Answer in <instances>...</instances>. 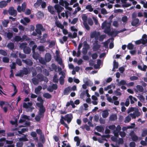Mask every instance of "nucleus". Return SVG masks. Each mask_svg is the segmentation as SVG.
<instances>
[{
    "label": "nucleus",
    "instance_id": "c9c22d12",
    "mask_svg": "<svg viewBox=\"0 0 147 147\" xmlns=\"http://www.w3.org/2000/svg\"><path fill=\"white\" fill-rule=\"evenodd\" d=\"M28 131V129L27 128H23L21 129L20 130H18L17 131L19 134H22L23 133H24L26 131Z\"/></svg>",
    "mask_w": 147,
    "mask_h": 147
},
{
    "label": "nucleus",
    "instance_id": "473e14b6",
    "mask_svg": "<svg viewBox=\"0 0 147 147\" xmlns=\"http://www.w3.org/2000/svg\"><path fill=\"white\" fill-rule=\"evenodd\" d=\"M96 130L100 132H103L104 130V128L101 126H97L96 127Z\"/></svg>",
    "mask_w": 147,
    "mask_h": 147
},
{
    "label": "nucleus",
    "instance_id": "f3484780",
    "mask_svg": "<svg viewBox=\"0 0 147 147\" xmlns=\"http://www.w3.org/2000/svg\"><path fill=\"white\" fill-rule=\"evenodd\" d=\"M28 117L25 115H23L22 116V118L19 120V122L22 123L25 122L26 119H28Z\"/></svg>",
    "mask_w": 147,
    "mask_h": 147
},
{
    "label": "nucleus",
    "instance_id": "f8f14e48",
    "mask_svg": "<svg viewBox=\"0 0 147 147\" xmlns=\"http://www.w3.org/2000/svg\"><path fill=\"white\" fill-rule=\"evenodd\" d=\"M55 9L57 11L58 13H60L64 9L63 7L58 5H55L54 6Z\"/></svg>",
    "mask_w": 147,
    "mask_h": 147
},
{
    "label": "nucleus",
    "instance_id": "423d86ee",
    "mask_svg": "<svg viewBox=\"0 0 147 147\" xmlns=\"http://www.w3.org/2000/svg\"><path fill=\"white\" fill-rule=\"evenodd\" d=\"M129 135L131 138L132 140L134 141H137L139 139V138L135 134L133 131L131 132Z\"/></svg>",
    "mask_w": 147,
    "mask_h": 147
},
{
    "label": "nucleus",
    "instance_id": "393cba45",
    "mask_svg": "<svg viewBox=\"0 0 147 147\" xmlns=\"http://www.w3.org/2000/svg\"><path fill=\"white\" fill-rule=\"evenodd\" d=\"M74 140L75 142H76V145L78 146L80 144V142L81 139H80L78 137L76 136L74 138Z\"/></svg>",
    "mask_w": 147,
    "mask_h": 147
},
{
    "label": "nucleus",
    "instance_id": "a18cd8bd",
    "mask_svg": "<svg viewBox=\"0 0 147 147\" xmlns=\"http://www.w3.org/2000/svg\"><path fill=\"white\" fill-rule=\"evenodd\" d=\"M147 135V129H144L143 130L141 133V136L144 137Z\"/></svg>",
    "mask_w": 147,
    "mask_h": 147
},
{
    "label": "nucleus",
    "instance_id": "603ef678",
    "mask_svg": "<svg viewBox=\"0 0 147 147\" xmlns=\"http://www.w3.org/2000/svg\"><path fill=\"white\" fill-rule=\"evenodd\" d=\"M7 47L10 49H12L14 48V44L11 42L9 43L7 46Z\"/></svg>",
    "mask_w": 147,
    "mask_h": 147
},
{
    "label": "nucleus",
    "instance_id": "0e129e2a",
    "mask_svg": "<svg viewBox=\"0 0 147 147\" xmlns=\"http://www.w3.org/2000/svg\"><path fill=\"white\" fill-rule=\"evenodd\" d=\"M100 45L98 44L94 45L93 47V50L95 51H97L100 48Z\"/></svg>",
    "mask_w": 147,
    "mask_h": 147
},
{
    "label": "nucleus",
    "instance_id": "774afa93",
    "mask_svg": "<svg viewBox=\"0 0 147 147\" xmlns=\"http://www.w3.org/2000/svg\"><path fill=\"white\" fill-rule=\"evenodd\" d=\"M140 3L143 5V7L146 8H147V2H145L144 1H141Z\"/></svg>",
    "mask_w": 147,
    "mask_h": 147
},
{
    "label": "nucleus",
    "instance_id": "4d7b16f0",
    "mask_svg": "<svg viewBox=\"0 0 147 147\" xmlns=\"http://www.w3.org/2000/svg\"><path fill=\"white\" fill-rule=\"evenodd\" d=\"M126 30V29H125L124 28L122 30H120L119 31H112V33L111 34L113 35H114V33H116V34H118L119 33L124 31H125Z\"/></svg>",
    "mask_w": 147,
    "mask_h": 147
},
{
    "label": "nucleus",
    "instance_id": "dca6fc26",
    "mask_svg": "<svg viewBox=\"0 0 147 147\" xmlns=\"http://www.w3.org/2000/svg\"><path fill=\"white\" fill-rule=\"evenodd\" d=\"M102 61L100 59H98L97 60V64L94 65V68L95 69H97L100 68V66L102 63Z\"/></svg>",
    "mask_w": 147,
    "mask_h": 147
},
{
    "label": "nucleus",
    "instance_id": "f704fd0d",
    "mask_svg": "<svg viewBox=\"0 0 147 147\" xmlns=\"http://www.w3.org/2000/svg\"><path fill=\"white\" fill-rule=\"evenodd\" d=\"M113 67L112 69V71H115V70H114L115 69H117L118 68V64L117 62H116L115 60H114L113 61Z\"/></svg>",
    "mask_w": 147,
    "mask_h": 147
},
{
    "label": "nucleus",
    "instance_id": "a211bd4d",
    "mask_svg": "<svg viewBox=\"0 0 147 147\" xmlns=\"http://www.w3.org/2000/svg\"><path fill=\"white\" fill-rule=\"evenodd\" d=\"M109 115V111L107 110H105L102 111V116L104 118H107Z\"/></svg>",
    "mask_w": 147,
    "mask_h": 147
},
{
    "label": "nucleus",
    "instance_id": "1a4fd4ad",
    "mask_svg": "<svg viewBox=\"0 0 147 147\" xmlns=\"http://www.w3.org/2000/svg\"><path fill=\"white\" fill-rule=\"evenodd\" d=\"M84 44L85 47L83 48L82 53L83 54H85L87 53V50L89 48V46L86 41L84 42Z\"/></svg>",
    "mask_w": 147,
    "mask_h": 147
},
{
    "label": "nucleus",
    "instance_id": "5fc2aeb1",
    "mask_svg": "<svg viewBox=\"0 0 147 147\" xmlns=\"http://www.w3.org/2000/svg\"><path fill=\"white\" fill-rule=\"evenodd\" d=\"M43 96L47 98H50L51 97V95L48 93H44L43 95Z\"/></svg>",
    "mask_w": 147,
    "mask_h": 147
},
{
    "label": "nucleus",
    "instance_id": "8fccbe9b",
    "mask_svg": "<svg viewBox=\"0 0 147 147\" xmlns=\"http://www.w3.org/2000/svg\"><path fill=\"white\" fill-rule=\"evenodd\" d=\"M42 2V0H38L36 3L34 4V6L36 7L39 6Z\"/></svg>",
    "mask_w": 147,
    "mask_h": 147
},
{
    "label": "nucleus",
    "instance_id": "09e8293b",
    "mask_svg": "<svg viewBox=\"0 0 147 147\" xmlns=\"http://www.w3.org/2000/svg\"><path fill=\"white\" fill-rule=\"evenodd\" d=\"M36 28L41 30L42 31H43L45 30V28H44L40 24L37 25H36Z\"/></svg>",
    "mask_w": 147,
    "mask_h": 147
},
{
    "label": "nucleus",
    "instance_id": "bb28decb",
    "mask_svg": "<svg viewBox=\"0 0 147 147\" xmlns=\"http://www.w3.org/2000/svg\"><path fill=\"white\" fill-rule=\"evenodd\" d=\"M55 24L58 27L60 28L61 29L64 28V26L62 25L59 21L57 20L55 22Z\"/></svg>",
    "mask_w": 147,
    "mask_h": 147
},
{
    "label": "nucleus",
    "instance_id": "13d9d810",
    "mask_svg": "<svg viewBox=\"0 0 147 147\" xmlns=\"http://www.w3.org/2000/svg\"><path fill=\"white\" fill-rule=\"evenodd\" d=\"M88 86H92L93 85V82L89 80L85 82Z\"/></svg>",
    "mask_w": 147,
    "mask_h": 147
},
{
    "label": "nucleus",
    "instance_id": "4be33fe9",
    "mask_svg": "<svg viewBox=\"0 0 147 147\" xmlns=\"http://www.w3.org/2000/svg\"><path fill=\"white\" fill-rule=\"evenodd\" d=\"M45 109L44 107L40 108L39 113V114L40 115L41 117H43L44 115V113L45 112Z\"/></svg>",
    "mask_w": 147,
    "mask_h": 147
},
{
    "label": "nucleus",
    "instance_id": "c756f323",
    "mask_svg": "<svg viewBox=\"0 0 147 147\" xmlns=\"http://www.w3.org/2000/svg\"><path fill=\"white\" fill-rule=\"evenodd\" d=\"M138 67L139 69L144 71H146V69L147 68V66L145 65H143V67H142V66L140 65H138Z\"/></svg>",
    "mask_w": 147,
    "mask_h": 147
},
{
    "label": "nucleus",
    "instance_id": "c85d7f7f",
    "mask_svg": "<svg viewBox=\"0 0 147 147\" xmlns=\"http://www.w3.org/2000/svg\"><path fill=\"white\" fill-rule=\"evenodd\" d=\"M129 97L131 103V104H133L134 103V101H137V99L136 98L133 97L131 95L129 96Z\"/></svg>",
    "mask_w": 147,
    "mask_h": 147
},
{
    "label": "nucleus",
    "instance_id": "ea45409f",
    "mask_svg": "<svg viewBox=\"0 0 147 147\" xmlns=\"http://www.w3.org/2000/svg\"><path fill=\"white\" fill-rule=\"evenodd\" d=\"M31 51L30 49L28 47H27L24 49V51L26 54L29 53Z\"/></svg>",
    "mask_w": 147,
    "mask_h": 147
},
{
    "label": "nucleus",
    "instance_id": "ddd939ff",
    "mask_svg": "<svg viewBox=\"0 0 147 147\" xmlns=\"http://www.w3.org/2000/svg\"><path fill=\"white\" fill-rule=\"evenodd\" d=\"M118 99V97L115 96H114L112 98L111 97H108L107 98V100L110 102L113 103L114 100H117Z\"/></svg>",
    "mask_w": 147,
    "mask_h": 147
},
{
    "label": "nucleus",
    "instance_id": "39448f33",
    "mask_svg": "<svg viewBox=\"0 0 147 147\" xmlns=\"http://www.w3.org/2000/svg\"><path fill=\"white\" fill-rule=\"evenodd\" d=\"M73 118L72 115L71 114H67L65 116V117L61 116V119L63 120L66 121L68 123H69L71 121Z\"/></svg>",
    "mask_w": 147,
    "mask_h": 147
},
{
    "label": "nucleus",
    "instance_id": "c03bdc74",
    "mask_svg": "<svg viewBox=\"0 0 147 147\" xmlns=\"http://www.w3.org/2000/svg\"><path fill=\"white\" fill-rule=\"evenodd\" d=\"M9 22V21L8 20H4L2 21V23L3 26L6 27Z\"/></svg>",
    "mask_w": 147,
    "mask_h": 147
},
{
    "label": "nucleus",
    "instance_id": "2eb2a0df",
    "mask_svg": "<svg viewBox=\"0 0 147 147\" xmlns=\"http://www.w3.org/2000/svg\"><path fill=\"white\" fill-rule=\"evenodd\" d=\"M30 20L27 18H24L23 19H22L20 20V22L26 25V23H28L30 22Z\"/></svg>",
    "mask_w": 147,
    "mask_h": 147
},
{
    "label": "nucleus",
    "instance_id": "20e7f679",
    "mask_svg": "<svg viewBox=\"0 0 147 147\" xmlns=\"http://www.w3.org/2000/svg\"><path fill=\"white\" fill-rule=\"evenodd\" d=\"M56 56L55 57V60L61 65L63 68H64V65L62 63V61L61 58L60 57L59 53L58 51H56Z\"/></svg>",
    "mask_w": 147,
    "mask_h": 147
},
{
    "label": "nucleus",
    "instance_id": "3c124183",
    "mask_svg": "<svg viewBox=\"0 0 147 147\" xmlns=\"http://www.w3.org/2000/svg\"><path fill=\"white\" fill-rule=\"evenodd\" d=\"M131 119V117L129 115L125 118L124 120V122L125 123H128L130 121Z\"/></svg>",
    "mask_w": 147,
    "mask_h": 147
},
{
    "label": "nucleus",
    "instance_id": "412c9836",
    "mask_svg": "<svg viewBox=\"0 0 147 147\" xmlns=\"http://www.w3.org/2000/svg\"><path fill=\"white\" fill-rule=\"evenodd\" d=\"M6 143L8 144L7 146L5 147H14V145L13 144V141L11 140H6Z\"/></svg>",
    "mask_w": 147,
    "mask_h": 147
},
{
    "label": "nucleus",
    "instance_id": "bf43d9fd",
    "mask_svg": "<svg viewBox=\"0 0 147 147\" xmlns=\"http://www.w3.org/2000/svg\"><path fill=\"white\" fill-rule=\"evenodd\" d=\"M60 122L61 124L63 125L66 127L67 128V129H68L69 127L68 125L64 122V120L62 119H61Z\"/></svg>",
    "mask_w": 147,
    "mask_h": 147
},
{
    "label": "nucleus",
    "instance_id": "6e6d98bb",
    "mask_svg": "<svg viewBox=\"0 0 147 147\" xmlns=\"http://www.w3.org/2000/svg\"><path fill=\"white\" fill-rule=\"evenodd\" d=\"M108 128L110 129L113 130V131L116 130V127L114 125H110L108 126Z\"/></svg>",
    "mask_w": 147,
    "mask_h": 147
},
{
    "label": "nucleus",
    "instance_id": "338daca9",
    "mask_svg": "<svg viewBox=\"0 0 147 147\" xmlns=\"http://www.w3.org/2000/svg\"><path fill=\"white\" fill-rule=\"evenodd\" d=\"M33 83L35 84H37L38 83V80L35 78H34L32 79Z\"/></svg>",
    "mask_w": 147,
    "mask_h": 147
},
{
    "label": "nucleus",
    "instance_id": "4c0bfd02",
    "mask_svg": "<svg viewBox=\"0 0 147 147\" xmlns=\"http://www.w3.org/2000/svg\"><path fill=\"white\" fill-rule=\"evenodd\" d=\"M41 30L39 29L36 28L35 29V31L38 35V38H40L41 37Z\"/></svg>",
    "mask_w": 147,
    "mask_h": 147
},
{
    "label": "nucleus",
    "instance_id": "a19ab883",
    "mask_svg": "<svg viewBox=\"0 0 147 147\" xmlns=\"http://www.w3.org/2000/svg\"><path fill=\"white\" fill-rule=\"evenodd\" d=\"M33 58L36 60H37L40 57L39 55L37 53H34L33 55Z\"/></svg>",
    "mask_w": 147,
    "mask_h": 147
},
{
    "label": "nucleus",
    "instance_id": "f257e3e1",
    "mask_svg": "<svg viewBox=\"0 0 147 147\" xmlns=\"http://www.w3.org/2000/svg\"><path fill=\"white\" fill-rule=\"evenodd\" d=\"M111 23L107 22L105 21L102 24L101 28L102 29H104L105 32L106 33L109 34L110 31Z\"/></svg>",
    "mask_w": 147,
    "mask_h": 147
},
{
    "label": "nucleus",
    "instance_id": "72a5a7b5",
    "mask_svg": "<svg viewBox=\"0 0 147 147\" xmlns=\"http://www.w3.org/2000/svg\"><path fill=\"white\" fill-rule=\"evenodd\" d=\"M86 8L90 12H92L93 11V8H92V6L91 5H87L86 7Z\"/></svg>",
    "mask_w": 147,
    "mask_h": 147
},
{
    "label": "nucleus",
    "instance_id": "864d4df0",
    "mask_svg": "<svg viewBox=\"0 0 147 147\" xmlns=\"http://www.w3.org/2000/svg\"><path fill=\"white\" fill-rule=\"evenodd\" d=\"M137 89L140 92H142L144 91V88L143 87L140 85H138L136 86Z\"/></svg>",
    "mask_w": 147,
    "mask_h": 147
},
{
    "label": "nucleus",
    "instance_id": "e2e57ef3",
    "mask_svg": "<svg viewBox=\"0 0 147 147\" xmlns=\"http://www.w3.org/2000/svg\"><path fill=\"white\" fill-rule=\"evenodd\" d=\"M134 113L135 114V115L136 116V117H138L141 115V113L139 111L138 109H136V110L134 112Z\"/></svg>",
    "mask_w": 147,
    "mask_h": 147
},
{
    "label": "nucleus",
    "instance_id": "b1692460",
    "mask_svg": "<svg viewBox=\"0 0 147 147\" xmlns=\"http://www.w3.org/2000/svg\"><path fill=\"white\" fill-rule=\"evenodd\" d=\"M142 43L144 44L147 43V36L146 34H144L142 39Z\"/></svg>",
    "mask_w": 147,
    "mask_h": 147
},
{
    "label": "nucleus",
    "instance_id": "a878e982",
    "mask_svg": "<svg viewBox=\"0 0 147 147\" xmlns=\"http://www.w3.org/2000/svg\"><path fill=\"white\" fill-rule=\"evenodd\" d=\"M34 42L33 41H31L30 42L29 44L31 46H32L33 45L34 46L32 47V50L33 53L35 52V50L37 47V46L36 45H34Z\"/></svg>",
    "mask_w": 147,
    "mask_h": 147
},
{
    "label": "nucleus",
    "instance_id": "79ce46f5",
    "mask_svg": "<svg viewBox=\"0 0 147 147\" xmlns=\"http://www.w3.org/2000/svg\"><path fill=\"white\" fill-rule=\"evenodd\" d=\"M7 5V3L6 1H2L0 2V7L1 8H3L5 7Z\"/></svg>",
    "mask_w": 147,
    "mask_h": 147
},
{
    "label": "nucleus",
    "instance_id": "49530a36",
    "mask_svg": "<svg viewBox=\"0 0 147 147\" xmlns=\"http://www.w3.org/2000/svg\"><path fill=\"white\" fill-rule=\"evenodd\" d=\"M94 133L96 135H98V136H101L102 138H108L110 137V136H109V135L101 136V135L99 133L97 132H94Z\"/></svg>",
    "mask_w": 147,
    "mask_h": 147
},
{
    "label": "nucleus",
    "instance_id": "de8ad7c7",
    "mask_svg": "<svg viewBox=\"0 0 147 147\" xmlns=\"http://www.w3.org/2000/svg\"><path fill=\"white\" fill-rule=\"evenodd\" d=\"M14 40L16 42H18L19 41H22V39L20 36H16L14 38Z\"/></svg>",
    "mask_w": 147,
    "mask_h": 147
},
{
    "label": "nucleus",
    "instance_id": "4468645a",
    "mask_svg": "<svg viewBox=\"0 0 147 147\" xmlns=\"http://www.w3.org/2000/svg\"><path fill=\"white\" fill-rule=\"evenodd\" d=\"M51 59V56L49 53H46L45 56V59L46 62H49L50 61Z\"/></svg>",
    "mask_w": 147,
    "mask_h": 147
},
{
    "label": "nucleus",
    "instance_id": "9b49d317",
    "mask_svg": "<svg viewBox=\"0 0 147 147\" xmlns=\"http://www.w3.org/2000/svg\"><path fill=\"white\" fill-rule=\"evenodd\" d=\"M131 24L132 25L134 26H138L140 24L139 20L138 18L134 19L132 21Z\"/></svg>",
    "mask_w": 147,
    "mask_h": 147
},
{
    "label": "nucleus",
    "instance_id": "aec40b11",
    "mask_svg": "<svg viewBox=\"0 0 147 147\" xmlns=\"http://www.w3.org/2000/svg\"><path fill=\"white\" fill-rule=\"evenodd\" d=\"M22 61L26 64L29 65H31L33 64L31 60L29 59H27L26 60H22Z\"/></svg>",
    "mask_w": 147,
    "mask_h": 147
},
{
    "label": "nucleus",
    "instance_id": "9d476101",
    "mask_svg": "<svg viewBox=\"0 0 147 147\" xmlns=\"http://www.w3.org/2000/svg\"><path fill=\"white\" fill-rule=\"evenodd\" d=\"M26 4L25 3H24L22 4V7L20 6H18L17 8V10L18 11L21 12L22 11H24L26 8Z\"/></svg>",
    "mask_w": 147,
    "mask_h": 147
},
{
    "label": "nucleus",
    "instance_id": "5701e85b",
    "mask_svg": "<svg viewBox=\"0 0 147 147\" xmlns=\"http://www.w3.org/2000/svg\"><path fill=\"white\" fill-rule=\"evenodd\" d=\"M32 105V103L30 102H28L27 103L24 102L23 104V107L28 109L30 108Z\"/></svg>",
    "mask_w": 147,
    "mask_h": 147
},
{
    "label": "nucleus",
    "instance_id": "f03ea898",
    "mask_svg": "<svg viewBox=\"0 0 147 147\" xmlns=\"http://www.w3.org/2000/svg\"><path fill=\"white\" fill-rule=\"evenodd\" d=\"M121 129V127L119 125H118L116 127V130H115L113 131V133L114 134L115 137H112L111 138V139L113 141H117V138L119 136V133Z\"/></svg>",
    "mask_w": 147,
    "mask_h": 147
},
{
    "label": "nucleus",
    "instance_id": "7ed1b4c3",
    "mask_svg": "<svg viewBox=\"0 0 147 147\" xmlns=\"http://www.w3.org/2000/svg\"><path fill=\"white\" fill-rule=\"evenodd\" d=\"M59 3L61 5L64 7L66 9L69 11H71L72 9L71 7H69V3L66 1L60 0Z\"/></svg>",
    "mask_w": 147,
    "mask_h": 147
},
{
    "label": "nucleus",
    "instance_id": "37998d69",
    "mask_svg": "<svg viewBox=\"0 0 147 147\" xmlns=\"http://www.w3.org/2000/svg\"><path fill=\"white\" fill-rule=\"evenodd\" d=\"M117 119V116L115 114L111 115L109 117V119L111 121H114Z\"/></svg>",
    "mask_w": 147,
    "mask_h": 147
},
{
    "label": "nucleus",
    "instance_id": "6e6552de",
    "mask_svg": "<svg viewBox=\"0 0 147 147\" xmlns=\"http://www.w3.org/2000/svg\"><path fill=\"white\" fill-rule=\"evenodd\" d=\"M100 35V34L99 32H94L91 33L90 37L91 38H94L96 39H97L99 37Z\"/></svg>",
    "mask_w": 147,
    "mask_h": 147
},
{
    "label": "nucleus",
    "instance_id": "e433bc0d",
    "mask_svg": "<svg viewBox=\"0 0 147 147\" xmlns=\"http://www.w3.org/2000/svg\"><path fill=\"white\" fill-rule=\"evenodd\" d=\"M36 16L38 18H41L43 17L44 15L43 13L40 11H39L37 13Z\"/></svg>",
    "mask_w": 147,
    "mask_h": 147
},
{
    "label": "nucleus",
    "instance_id": "58836bf2",
    "mask_svg": "<svg viewBox=\"0 0 147 147\" xmlns=\"http://www.w3.org/2000/svg\"><path fill=\"white\" fill-rule=\"evenodd\" d=\"M48 9L49 12L51 14H53L55 13L53 7L51 6H48Z\"/></svg>",
    "mask_w": 147,
    "mask_h": 147
},
{
    "label": "nucleus",
    "instance_id": "2f4dec72",
    "mask_svg": "<svg viewBox=\"0 0 147 147\" xmlns=\"http://www.w3.org/2000/svg\"><path fill=\"white\" fill-rule=\"evenodd\" d=\"M114 39L113 38H112L109 39L107 41L105 42L104 44V46L105 47V48L107 47L108 46V44L109 42H110V41H112Z\"/></svg>",
    "mask_w": 147,
    "mask_h": 147
},
{
    "label": "nucleus",
    "instance_id": "cd10ccee",
    "mask_svg": "<svg viewBox=\"0 0 147 147\" xmlns=\"http://www.w3.org/2000/svg\"><path fill=\"white\" fill-rule=\"evenodd\" d=\"M42 89V87L40 86H38L35 89V93L37 94H39L40 93V91Z\"/></svg>",
    "mask_w": 147,
    "mask_h": 147
},
{
    "label": "nucleus",
    "instance_id": "0eeeda50",
    "mask_svg": "<svg viewBox=\"0 0 147 147\" xmlns=\"http://www.w3.org/2000/svg\"><path fill=\"white\" fill-rule=\"evenodd\" d=\"M8 12L10 15L13 16H15L17 14L16 11L13 7H10L8 10Z\"/></svg>",
    "mask_w": 147,
    "mask_h": 147
},
{
    "label": "nucleus",
    "instance_id": "7c9ffc66",
    "mask_svg": "<svg viewBox=\"0 0 147 147\" xmlns=\"http://www.w3.org/2000/svg\"><path fill=\"white\" fill-rule=\"evenodd\" d=\"M31 136L33 137L34 138V140L36 142L38 141V138L36 137L37 134L35 132H32L31 133Z\"/></svg>",
    "mask_w": 147,
    "mask_h": 147
},
{
    "label": "nucleus",
    "instance_id": "69168bd1",
    "mask_svg": "<svg viewBox=\"0 0 147 147\" xmlns=\"http://www.w3.org/2000/svg\"><path fill=\"white\" fill-rule=\"evenodd\" d=\"M63 77H61L59 78L60 83L61 85H63L64 83V79Z\"/></svg>",
    "mask_w": 147,
    "mask_h": 147
},
{
    "label": "nucleus",
    "instance_id": "052dcab7",
    "mask_svg": "<svg viewBox=\"0 0 147 147\" xmlns=\"http://www.w3.org/2000/svg\"><path fill=\"white\" fill-rule=\"evenodd\" d=\"M100 11L101 13L103 15H105L108 13L106 10L104 8H103L101 9Z\"/></svg>",
    "mask_w": 147,
    "mask_h": 147
},
{
    "label": "nucleus",
    "instance_id": "6ab92c4d",
    "mask_svg": "<svg viewBox=\"0 0 147 147\" xmlns=\"http://www.w3.org/2000/svg\"><path fill=\"white\" fill-rule=\"evenodd\" d=\"M71 91V87H68L66 88L64 91L63 93L65 95H68Z\"/></svg>",
    "mask_w": 147,
    "mask_h": 147
},
{
    "label": "nucleus",
    "instance_id": "680f3d73",
    "mask_svg": "<svg viewBox=\"0 0 147 147\" xmlns=\"http://www.w3.org/2000/svg\"><path fill=\"white\" fill-rule=\"evenodd\" d=\"M27 45L26 43H22L20 45V47L22 49H23V50H24V49L27 47Z\"/></svg>",
    "mask_w": 147,
    "mask_h": 147
}]
</instances>
